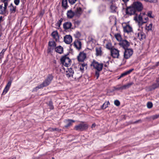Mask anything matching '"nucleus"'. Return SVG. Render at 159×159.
<instances>
[{
	"mask_svg": "<svg viewBox=\"0 0 159 159\" xmlns=\"http://www.w3.org/2000/svg\"><path fill=\"white\" fill-rule=\"evenodd\" d=\"M139 26H141L143 24L146 23L148 20V17L145 13H141L139 16H136L134 17Z\"/></svg>",
	"mask_w": 159,
	"mask_h": 159,
	"instance_id": "nucleus-1",
	"label": "nucleus"
},
{
	"mask_svg": "<svg viewBox=\"0 0 159 159\" xmlns=\"http://www.w3.org/2000/svg\"><path fill=\"white\" fill-rule=\"evenodd\" d=\"M53 76L52 75L49 74L47 76V78L43 82V83L34 88L33 89V91H36L39 89L48 86L51 83V81L53 79Z\"/></svg>",
	"mask_w": 159,
	"mask_h": 159,
	"instance_id": "nucleus-2",
	"label": "nucleus"
},
{
	"mask_svg": "<svg viewBox=\"0 0 159 159\" xmlns=\"http://www.w3.org/2000/svg\"><path fill=\"white\" fill-rule=\"evenodd\" d=\"M69 53H67L66 55H65L61 57L60 59L62 65L66 67H68L71 64V60L68 57Z\"/></svg>",
	"mask_w": 159,
	"mask_h": 159,
	"instance_id": "nucleus-3",
	"label": "nucleus"
},
{
	"mask_svg": "<svg viewBox=\"0 0 159 159\" xmlns=\"http://www.w3.org/2000/svg\"><path fill=\"white\" fill-rule=\"evenodd\" d=\"M48 50H63V48L61 46L56 47V43L54 41H50L48 43Z\"/></svg>",
	"mask_w": 159,
	"mask_h": 159,
	"instance_id": "nucleus-4",
	"label": "nucleus"
},
{
	"mask_svg": "<svg viewBox=\"0 0 159 159\" xmlns=\"http://www.w3.org/2000/svg\"><path fill=\"white\" fill-rule=\"evenodd\" d=\"M88 128L87 124H84L83 122L81 123L75 125L74 127V129L78 131H83Z\"/></svg>",
	"mask_w": 159,
	"mask_h": 159,
	"instance_id": "nucleus-5",
	"label": "nucleus"
},
{
	"mask_svg": "<svg viewBox=\"0 0 159 159\" xmlns=\"http://www.w3.org/2000/svg\"><path fill=\"white\" fill-rule=\"evenodd\" d=\"M136 11H141L143 8V6L141 2L139 1L135 2L132 4Z\"/></svg>",
	"mask_w": 159,
	"mask_h": 159,
	"instance_id": "nucleus-6",
	"label": "nucleus"
},
{
	"mask_svg": "<svg viewBox=\"0 0 159 159\" xmlns=\"http://www.w3.org/2000/svg\"><path fill=\"white\" fill-rule=\"evenodd\" d=\"M91 65L93 66L98 71L102 70L103 66L102 63H99L94 60L92 62Z\"/></svg>",
	"mask_w": 159,
	"mask_h": 159,
	"instance_id": "nucleus-7",
	"label": "nucleus"
},
{
	"mask_svg": "<svg viewBox=\"0 0 159 159\" xmlns=\"http://www.w3.org/2000/svg\"><path fill=\"white\" fill-rule=\"evenodd\" d=\"M4 3V6L2 5H0V14H3L7 12V8L8 5V0H1Z\"/></svg>",
	"mask_w": 159,
	"mask_h": 159,
	"instance_id": "nucleus-8",
	"label": "nucleus"
},
{
	"mask_svg": "<svg viewBox=\"0 0 159 159\" xmlns=\"http://www.w3.org/2000/svg\"><path fill=\"white\" fill-rule=\"evenodd\" d=\"M122 25L125 33H129L133 31L132 27L128 23H122Z\"/></svg>",
	"mask_w": 159,
	"mask_h": 159,
	"instance_id": "nucleus-9",
	"label": "nucleus"
},
{
	"mask_svg": "<svg viewBox=\"0 0 159 159\" xmlns=\"http://www.w3.org/2000/svg\"><path fill=\"white\" fill-rule=\"evenodd\" d=\"M119 45L122 47L124 50H132L130 48H128L130 45L129 43L126 40H123L119 43Z\"/></svg>",
	"mask_w": 159,
	"mask_h": 159,
	"instance_id": "nucleus-10",
	"label": "nucleus"
},
{
	"mask_svg": "<svg viewBox=\"0 0 159 159\" xmlns=\"http://www.w3.org/2000/svg\"><path fill=\"white\" fill-rule=\"evenodd\" d=\"M136 12L132 5L131 6L127 7L126 10V14L130 15L136 14Z\"/></svg>",
	"mask_w": 159,
	"mask_h": 159,
	"instance_id": "nucleus-11",
	"label": "nucleus"
},
{
	"mask_svg": "<svg viewBox=\"0 0 159 159\" xmlns=\"http://www.w3.org/2000/svg\"><path fill=\"white\" fill-rule=\"evenodd\" d=\"M86 57V54L84 52H80L77 56L79 61L83 62Z\"/></svg>",
	"mask_w": 159,
	"mask_h": 159,
	"instance_id": "nucleus-12",
	"label": "nucleus"
},
{
	"mask_svg": "<svg viewBox=\"0 0 159 159\" xmlns=\"http://www.w3.org/2000/svg\"><path fill=\"white\" fill-rule=\"evenodd\" d=\"M133 50H125L124 54V58L128 59L130 58L133 53Z\"/></svg>",
	"mask_w": 159,
	"mask_h": 159,
	"instance_id": "nucleus-13",
	"label": "nucleus"
},
{
	"mask_svg": "<svg viewBox=\"0 0 159 159\" xmlns=\"http://www.w3.org/2000/svg\"><path fill=\"white\" fill-rule=\"evenodd\" d=\"M135 35L136 36V38H135L134 39H138L140 40L144 39L145 38V34L143 32H139L138 33H136Z\"/></svg>",
	"mask_w": 159,
	"mask_h": 159,
	"instance_id": "nucleus-14",
	"label": "nucleus"
},
{
	"mask_svg": "<svg viewBox=\"0 0 159 159\" xmlns=\"http://www.w3.org/2000/svg\"><path fill=\"white\" fill-rule=\"evenodd\" d=\"M72 41V37L70 35H66L64 38V41L66 44H70Z\"/></svg>",
	"mask_w": 159,
	"mask_h": 159,
	"instance_id": "nucleus-15",
	"label": "nucleus"
},
{
	"mask_svg": "<svg viewBox=\"0 0 159 159\" xmlns=\"http://www.w3.org/2000/svg\"><path fill=\"white\" fill-rule=\"evenodd\" d=\"M73 45L76 49H80L81 48L82 43L80 41L77 40L74 42Z\"/></svg>",
	"mask_w": 159,
	"mask_h": 159,
	"instance_id": "nucleus-16",
	"label": "nucleus"
},
{
	"mask_svg": "<svg viewBox=\"0 0 159 159\" xmlns=\"http://www.w3.org/2000/svg\"><path fill=\"white\" fill-rule=\"evenodd\" d=\"M52 36L55 40L57 41H59V36L57 31H53L51 34Z\"/></svg>",
	"mask_w": 159,
	"mask_h": 159,
	"instance_id": "nucleus-17",
	"label": "nucleus"
},
{
	"mask_svg": "<svg viewBox=\"0 0 159 159\" xmlns=\"http://www.w3.org/2000/svg\"><path fill=\"white\" fill-rule=\"evenodd\" d=\"M111 54L114 58H118L119 56V50H111Z\"/></svg>",
	"mask_w": 159,
	"mask_h": 159,
	"instance_id": "nucleus-18",
	"label": "nucleus"
},
{
	"mask_svg": "<svg viewBox=\"0 0 159 159\" xmlns=\"http://www.w3.org/2000/svg\"><path fill=\"white\" fill-rule=\"evenodd\" d=\"M72 26V23L70 22H66L63 24V27L65 30H67L70 29Z\"/></svg>",
	"mask_w": 159,
	"mask_h": 159,
	"instance_id": "nucleus-19",
	"label": "nucleus"
},
{
	"mask_svg": "<svg viewBox=\"0 0 159 159\" xmlns=\"http://www.w3.org/2000/svg\"><path fill=\"white\" fill-rule=\"evenodd\" d=\"M83 10L82 8L80 7H78L75 9L74 12L75 16L79 17L81 14Z\"/></svg>",
	"mask_w": 159,
	"mask_h": 159,
	"instance_id": "nucleus-20",
	"label": "nucleus"
},
{
	"mask_svg": "<svg viewBox=\"0 0 159 159\" xmlns=\"http://www.w3.org/2000/svg\"><path fill=\"white\" fill-rule=\"evenodd\" d=\"M67 17L69 19L72 18L75 15L74 12L72 10H68L66 13Z\"/></svg>",
	"mask_w": 159,
	"mask_h": 159,
	"instance_id": "nucleus-21",
	"label": "nucleus"
},
{
	"mask_svg": "<svg viewBox=\"0 0 159 159\" xmlns=\"http://www.w3.org/2000/svg\"><path fill=\"white\" fill-rule=\"evenodd\" d=\"M66 75L67 77H73L74 74V72L73 70L71 68H70L68 69V70L66 71Z\"/></svg>",
	"mask_w": 159,
	"mask_h": 159,
	"instance_id": "nucleus-22",
	"label": "nucleus"
},
{
	"mask_svg": "<svg viewBox=\"0 0 159 159\" xmlns=\"http://www.w3.org/2000/svg\"><path fill=\"white\" fill-rule=\"evenodd\" d=\"M80 70L83 73L84 71V68L87 69V64L85 63H80Z\"/></svg>",
	"mask_w": 159,
	"mask_h": 159,
	"instance_id": "nucleus-23",
	"label": "nucleus"
},
{
	"mask_svg": "<svg viewBox=\"0 0 159 159\" xmlns=\"http://www.w3.org/2000/svg\"><path fill=\"white\" fill-rule=\"evenodd\" d=\"M159 87V77L156 80V83L153 84L151 86L152 89H154L157 88Z\"/></svg>",
	"mask_w": 159,
	"mask_h": 159,
	"instance_id": "nucleus-24",
	"label": "nucleus"
},
{
	"mask_svg": "<svg viewBox=\"0 0 159 159\" xmlns=\"http://www.w3.org/2000/svg\"><path fill=\"white\" fill-rule=\"evenodd\" d=\"M106 48L109 50H117L112 45L111 42H109L106 44Z\"/></svg>",
	"mask_w": 159,
	"mask_h": 159,
	"instance_id": "nucleus-25",
	"label": "nucleus"
},
{
	"mask_svg": "<svg viewBox=\"0 0 159 159\" xmlns=\"http://www.w3.org/2000/svg\"><path fill=\"white\" fill-rule=\"evenodd\" d=\"M134 84L133 82H131L127 83L122 86L123 90L128 89L130 88L131 86Z\"/></svg>",
	"mask_w": 159,
	"mask_h": 159,
	"instance_id": "nucleus-26",
	"label": "nucleus"
},
{
	"mask_svg": "<svg viewBox=\"0 0 159 159\" xmlns=\"http://www.w3.org/2000/svg\"><path fill=\"white\" fill-rule=\"evenodd\" d=\"M67 124L65 126V128H67L72 125V123L75 122V120L70 119H68L66 120Z\"/></svg>",
	"mask_w": 159,
	"mask_h": 159,
	"instance_id": "nucleus-27",
	"label": "nucleus"
},
{
	"mask_svg": "<svg viewBox=\"0 0 159 159\" xmlns=\"http://www.w3.org/2000/svg\"><path fill=\"white\" fill-rule=\"evenodd\" d=\"M134 70V69H130L129 70L127 71H126L124 72V73L121 74L120 75V77H123L128 74H129L131 72H132L133 70Z\"/></svg>",
	"mask_w": 159,
	"mask_h": 159,
	"instance_id": "nucleus-28",
	"label": "nucleus"
},
{
	"mask_svg": "<svg viewBox=\"0 0 159 159\" xmlns=\"http://www.w3.org/2000/svg\"><path fill=\"white\" fill-rule=\"evenodd\" d=\"M114 36L116 39L120 42L123 40L121 35L119 33L115 34Z\"/></svg>",
	"mask_w": 159,
	"mask_h": 159,
	"instance_id": "nucleus-29",
	"label": "nucleus"
},
{
	"mask_svg": "<svg viewBox=\"0 0 159 159\" xmlns=\"http://www.w3.org/2000/svg\"><path fill=\"white\" fill-rule=\"evenodd\" d=\"M93 47H94V44L93 43L92 41H89L88 43L87 47L88 50H90L94 49Z\"/></svg>",
	"mask_w": 159,
	"mask_h": 159,
	"instance_id": "nucleus-30",
	"label": "nucleus"
},
{
	"mask_svg": "<svg viewBox=\"0 0 159 159\" xmlns=\"http://www.w3.org/2000/svg\"><path fill=\"white\" fill-rule=\"evenodd\" d=\"M111 11L112 12H116L117 11V7L115 4H112L110 6Z\"/></svg>",
	"mask_w": 159,
	"mask_h": 159,
	"instance_id": "nucleus-31",
	"label": "nucleus"
},
{
	"mask_svg": "<svg viewBox=\"0 0 159 159\" xmlns=\"http://www.w3.org/2000/svg\"><path fill=\"white\" fill-rule=\"evenodd\" d=\"M82 76V74L77 73L76 74H74L73 78H74L75 80H79Z\"/></svg>",
	"mask_w": 159,
	"mask_h": 159,
	"instance_id": "nucleus-32",
	"label": "nucleus"
},
{
	"mask_svg": "<svg viewBox=\"0 0 159 159\" xmlns=\"http://www.w3.org/2000/svg\"><path fill=\"white\" fill-rule=\"evenodd\" d=\"M62 5L65 9L68 7L67 5V0H62Z\"/></svg>",
	"mask_w": 159,
	"mask_h": 159,
	"instance_id": "nucleus-33",
	"label": "nucleus"
},
{
	"mask_svg": "<svg viewBox=\"0 0 159 159\" xmlns=\"http://www.w3.org/2000/svg\"><path fill=\"white\" fill-rule=\"evenodd\" d=\"M110 103L109 101H107V102H105L101 106V108L102 109H105L108 107V105Z\"/></svg>",
	"mask_w": 159,
	"mask_h": 159,
	"instance_id": "nucleus-34",
	"label": "nucleus"
},
{
	"mask_svg": "<svg viewBox=\"0 0 159 159\" xmlns=\"http://www.w3.org/2000/svg\"><path fill=\"white\" fill-rule=\"evenodd\" d=\"M152 24L150 23L149 24H147L145 27L146 29L148 31H151L152 30Z\"/></svg>",
	"mask_w": 159,
	"mask_h": 159,
	"instance_id": "nucleus-35",
	"label": "nucleus"
},
{
	"mask_svg": "<svg viewBox=\"0 0 159 159\" xmlns=\"http://www.w3.org/2000/svg\"><path fill=\"white\" fill-rule=\"evenodd\" d=\"M147 15L148 17L150 18H153L154 17V16L153 14H152V11H148Z\"/></svg>",
	"mask_w": 159,
	"mask_h": 159,
	"instance_id": "nucleus-36",
	"label": "nucleus"
},
{
	"mask_svg": "<svg viewBox=\"0 0 159 159\" xmlns=\"http://www.w3.org/2000/svg\"><path fill=\"white\" fill-rule=\"evenodd\" d=\"M16 7H14L13 6L11 5L10 7V11L11 13H14L16 12Z\"/></svg>",
	"mask_w": 159,
	"mask_h": 159,
	"instance_id": "nucleus-37",
	"label": "nucleus"
},
{
	"mask_svg": "<svg viewBox=\"0 0 159 159\" xmlns=\"http://www.w3.org/2000/svg\"><path fill=\"white\" fill-rule=\"evenodd\" d=\"M62 20L63 19L62 18H61L60 20H59L56 23V25L58 28H59L60 27Z\"/></svg>",
	"mask_w": 159,
	"mask_h": 159,
	"instance_id": "nucleus-38",
	"label": "nucleus"
},
{
	"mask_svg": "<svg viewBox=\"0 0 159 159\" xmlns=\"http://www.w3.org/2000/svg\"><path fill=\"white\" fill-rule=\"evenodd\" d=\"M48 105L51 110H52L54 109V106L53 105L52 102V101H50L49 102Z\"/></svg>",
	"mask_w": 159,
	"mask_h": 159,
	"instance_id": "nucleus-39",
	"label": "nucleus"
},
{
	"mask_svg": "<svg viewBox=\"0 0 159 159\" xmlns=\"http://www.w3.org/2000/svg\"><path fill=\"white\" fill-rule=\"evenodd\" d=\"M102 54V50H96V55L97 56H100Z\"/></svg>",
	"mask_w": 159,
	"mask_h": 159,
	"instance_id": "nucleus-40",
	"label": "nucleus"
},
{
	"mask_svg": "<svg viewBox=\"0 0 159 159\" xmlns=\"http://www.w3.org/2000/svg\"><path fill=\"white\" fill-rule=\"evenodd\" d=\"M75 36V38H79L81 36V34L80 32L78 31H77L74 34Z\"/></svg>",
	"mask_w": 159,
	"mask_h": 159,
	"instance_id": "nucleus-41",
	"label": "nucleus"
},
{
	"mask_svg": "<svg viewBox=\"0 0 159 159\" xmlns=\"http://www.w3.org/2000/svg\"><path fill=\"white\" fill-rule=\"evenodd\" d=\"M144 2H150L151 3H155L157 2V0H143Z\"/></svg>",
	"mask_w": 159,
	"mask_h": 159,
	"instance_id": "nucleus-42",
	"label": "nucleus"
},
{
	"mask_svg": "<svg viewBox=\"0 0 159 159\" xmlns=\"http://www.w3.org/2000/svg\"><path fill=\"white\" fill-rule=\"evenodd\" d=\"M9 88L8 87L6 86L3 91L2 94H5L9 90Z\"/></svg>",
	"mask_w": 159,
	"mask_h": 159,
	"instance_id": "nucleus-43",
	"label": "nucleus"
},
{
	"mask_svg": "<svg viewBox=\"0 0 159 159\" xmlns=\"http://www.w3.org/2000/svg\"><path fill=\"white\" fill-rule=\"evenodd\" d=\"M147 107L149 108H151L152 107V103L151 102H148L147 103Z\"/></svg>",
	"mask_w": 159,
	"mask_h": 159,
	"instance_id": "nucleus-44",
	"label": "nucleus"
},
{
	"mask_svg": "<svg viewBox=\"0 0 159 159\" xmlns=\"http://www.w3.org/2000/svg\"><path fill=\"white\" fill-rule=\"evenodd\" d=\"M100 71H98V70H97L95 71V75L96 77V79H98V78L99 76Z\"/></svg>",
	"mask_w": 159,
	"mask_h": 159,
	"instance_id": "nucleus-45",
	"label": "nucleus"
},
{
	"mask_svg": "<svg viewBox=\"0 0 159 159\" xmlns=\"http://www.w3.org/2000/svg\"><path fill=\"white\" fill-rule=\"evenodd\" d=\"M114 104L115 105H116L117 106H119L120 104V101L117 100H116L114 101Z\"/></svg>",
	"mask_w": 159,
	"mask_h": 159,
	"instance_id": "nucleus-46",
	"label": "nucleus"
},
{
	"mask_svg": "<svg viewBox=\"0 0 159 159\" xmlns=\"http://www.w3.org/2000/svg\"><path fill=\"white\" fill-rule=\"evenodd\" d=\"M77 0H68L69 3L71 4H74Z\"/></svg>",
	"mask_w": 159,
	"mask_h": 159,
	"instance_id": "nucleus-47",
	"label": "nucleus"
},
{
	"mask_svg": "<svg viewBox=\"0 0 159 159\" xmlns=\"http://www.w3.org/2000/svg\"><path fill=\"white\" fill-rule=\"evenodd\" d=\"M4 52L5 51L2 50V52L0 53V59L3 57Z\"/></svg>",
	"mask_w": 159,
	"mask_h": 159,
	"instance_id": "nucleus-48",
	"label": "nucleus"
},
{
	"mask_svg": "<svg viewBox=\"0 0 159 159\" xmlns=\"http://www.w3.org/2000/svg\"><path fill=\"white\" fill-rule=\"evenodd\" d=\"M80 23V21L78 20L75 21L74 22V24L75 25H78Z\"/></svg>",
	"mask_w": 159,
	"mask_h": 159,
	"instance_id": "nucleus-49",
	"label": "nucleus"
},
{
	"mask_svg": "<svg viewBox=\"0 0 159 159\" xmlns=\"http://www.w3.org/2000/svg\"><path fill=\"white\" fill-rule=\"evenodd\" d=\"M14 2L16 5H18L20 2V0H14Z\"/></svg>",
	"mask_w": 159,
	"mask_h": 159,
	"instance_id": "nucleus-50",
	"label": "nucleus"
},
{
	"mask_svg": "<svg viewBox=\"0 0 159 159\" xmlns=\"http://www.w3.org/2000/svg\"><path fill=\"white\" fill-rule=\"evenodd\" d=\"M115 89L116 90H122V86H121L120 87H116V88H115Z\"/></svg>",
	"mask_w": 159,
	"mask_h": 159,
	"instance_id": "nucleus-51",
	"label": "nucleus"
},
{
	"mask_svg": "<svg viewBox=\"0 0 159 159\" xmlns=\"http://www.w3.org/2000/svg\"><path fill=\"white\" fill-rule=\"evenodd\" d=\"M159 117V115H155L152 116V119H156Z\"/></svg>",
	"mask_w": 159,
	"mask_h": 159,
	"instance_id": "nucleus-52",
	"label": "nucleus"
},
{
	"mask_svg": "<svg viewBox=\"0 0 159 159\" xmlns=\"http://www.w3.org/2000/svg\"><path fill=\"white\" fill-rule=\"evenodd\" d=\"M11 82L9 81L6 86H7V87H8L9 88H10V87L11 85Z\"/></svg>",
	"mask_w": 159,
	"mask_h": 159,
	"instance_id": "nucleus-53",
	"label": "nucleus"
},
{
	"mask_svg": "<svg viewBox=\"0 0 159 159\" xmlns=\"http://www.w3.org/2000/svg\"><path fill=\"white\" fill-rule=\"evenodd\" d=\"M56 51L60 54H61L63 52L64 50H55Z\"/></svg>",
	"mask_w": 159,
	"mask_h": 159,
	"instance_id": "nucleus-54",
	"label": "nucleus"
},
{
	"mask_svg": "<svg viewBox=\"0 0 159 159\" xmlns=\"http://www.w3.org/2000/svg\"><path fill=\"white\" fill-rule=\"evenodd\" d=\"M140 121V120H137V121H134V123H135H135H138L139 122V121Z\"/></svg>",
	"mask_w": 159,
	"mask_h": 159,
	"instance_id": "nucleus-55",
	"label": "nucleus"
},
{
	"mask_svg": "<svg viewBox=\"0 0 159 159\" xmlns=\"http://www.w3.org/2000/svg\"><path fill=\"white\" fill-rule=\"evenodd\" d=\"M122 1L125 2H125H128L129 0H122Z\"/></svg>",
	"mask_w": 159,
	"mask_h": 159,
	"instance_id": "nucleus-56",
	"label": "nucleus"
},
{
	"mask_svg": "<svg viewBox=\"0 0 159 159\" xmlns=\"http://www.w3.org/2000/svg\"><path fill=\"white\" fill-rule=\"evenodd\" d=\"M159 66V61L157 62L156 63V66Z\"/></svg>",
	"mask_w": 159,
	"mask_h": 159,
	"instance_id": "nucleus-57",
	"label": "nucleus"
},
{
	"mask_svg": "<svg viewBox=\"0 0 159 159\" xmlns=\"http://www.w3.org/2000/svg\"><path fill=\"white\" fill-rule=\"evenodd\" d=\"M109 1H110L111 2H112L113 1V0H108Z\"/></svg>",
	"mask_w": 159,
	"mask_h": 159,
	"instance_id": "nucleus-58",
	"label": "nucleus"
},
{
	"mask_svg": "<svg viewBox=\"0 0 159 159\" xmlns=\"http://www.w3.org/2000/svg\"><path fill=\"white\" fill-rule=\"evenodd\" d=\"M122 77H120V76L119 77H118V79H120Z\"/></svg>",
	"mask_w": 159,
	"mask_h": 159,
	"instance_id": "nucleus-59",
	"label": "nucleus"
},
{
	"mask_svg": "<svg viewBox=\"0 0 159 159\" xmlns=\"http://www.w3.org/2000/svg\"><path fill=\"white\" fill-rule=\"evenodd\" d=\"M56 129H56V128L53 129V131H54V130H56Z\"/></svg>",
	"mask_w": 159,
	"mask_h": 159,
	"instance_id": "nucleus-60",
	"label": "nucleus"
},
{
	"mask_svg": "<svg viewBox=\"0 0 159 159\" xmlns=\"http://www.w3.org/2000/svg\"><path fill=\"white\" fill-rule=\"evenodd\" d=\"M11 159H16V157H13Z\"/></svg>",
	"mask_w": 159,
	"mask_h": 159,
	"instance_id": "nucleus-61",
	"label": "nucleus"
},
{
	"mask_svg": "<svg viewBox=\"0 0 159 159\" xmlns=\"http://www.w3.org/2000/svg\"><path fill=\"white\" fill-rule=\"evenodd\" d=\"M107 65L105 64V65H104V66H105V67H107Z\"/></svg>",
	"mask_w": 159,
	"mask_h": 159,
	"instance_id": "nucleus-62",
	"label": "nucleus"
},
{
	"mask_svg": "<svg viewBox=\"0 0 159 159\" xmlns=\"http://www.w3.org/2000/svg\"><path fill=\"white\" fill-rule=\"evenodd\" d=\"M103 8L104 10H105V7H103Z\"/></svg>",
	"mask_w": 159,
	"mask_h": 159,
	"instance_id": "nucleus-63",
	"label": "nucleus"
},
{
	"mask_svg": "<svg viewBox=\"0 0 159 159\" xmlns=\"http://www.w3.org/2000/svg\"><path fill=\"white\" fill-rule=\"evenodd\" d=\"M96 49V50H97V48H96V49Z\"/></svg>",
	"mask_w": 159,
	"mask_h": 159,
	"instance_id": "nucleus-64",
	"label": "nucleus"
}]
</instances>
